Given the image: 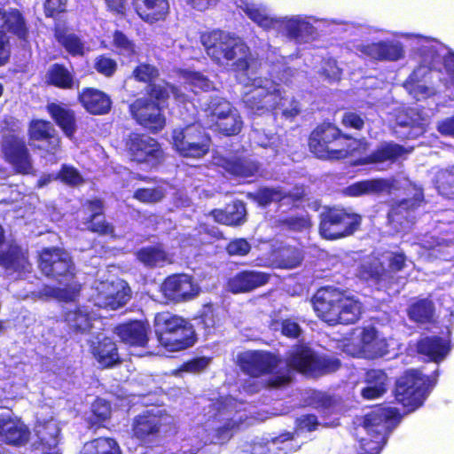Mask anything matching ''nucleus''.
<instances>
[{
  "instance_id": "1",
  "label": "nucleus",
  "mask_w": 454,
  "mask_h": 454,
  "mask_svg": "<svg viewBox=\"0 0 454 454\" xmlns=\"http://www.w3.org/2000/svg\"><path fill=\"white\" fill-rule=\"evenodd\" d=\"M312 304L317 316L329 325L355 324L362 314V304L357 299L330 286L316 292Z\"/></svg>"
},
{
  "instance_id": "2",
  "label": "nucleus",
  "mask_w": 454,
  "mask_h": 454,
  "mask_svg": "<svg viewBox=\"0 0 454 454\" xmlns=\"http://www.w3.org/2000/svg\"><path fill=\"white\" fill-rule=\"evenodd\" d=\"M207 55L220 65H231L236 71H249L257 65L250 48L239 36L222 30L201 35Z\"/></svg>"
},
{
  "instance_id": "3",
  "label": "nucleus",
  "mask_w": 454,
  "mask_h": 454,
  "mask_svg": "<svg viewBox=\"0 0 454 454\" xmlns=\"http://www.w3.org/2000/svg\"><path fill=\"white\" fill-rule=\"evenodd\" d=\"M416 38L420 44L419 51L421 64L413 71L405 88L414 98L420 100L430 96L434 91L433 89L419 83V79L424 77L428 70L437 69L442 62L454 85V54L449 52L448 49L437 41L422 36Z\"/></svg>"
},
{
  "instance_id": "4",
  "label": "nucleus",
  "mask_w": 454,
  "mask_h": 454,
  "mask_svg": "<svg viewBox=\"0 0 454 454\" xmlns=\"http://www.w3.org/2000/svg\"><path fill=\"white\" fill-rule=\"evenodd\" d=\"M362 144L360 140L343 134L330 122L318 124L309 134L308 145L318 159L343 160L354 154Z\"/></svg>"
},
{
  "instance_id": "5",
  "label": "nucleus",
  "mask_w": 454,
  "mask_h": 454,
  "mask_svg": "<svg viewBox=\"0 0 454 454\" xmlns=\"http://www.w3.org/2000/svg\"><path fill=\"white\" fill-rule=\"evenodd\" d=\"M236 5L259 27L264 29L274 28L279 30L289 38L302 40L314 32V27L306 18L294 16L277 19L271 16L265 6L252 0H236Z\"/></svg>"
},
{
  "instance_id": "6",
  "label": "nucleus",
  "mask_w": 454,
  "mask_h": 454,
  "mask_svg": "<svg viewBox=\"0 0 454 454\" xmlns=\"http://www.w3.org/2000/svg\"><path fill=\"white\" fill-rule=\"evenodd\" d=\"M401 420L396 408L378 407L366 413L362 427L367 436L360 439V452L357 454H380L394 426Z\"/></svg>"
},
{
  "instance_id": "7",
  "label": "nucleus",
  "mask_w": 454,
  "mask_h": 454,
  "mask_svg": "<svg viewBox=\"0 0 454 454\" xmlns=\"http://www.w3.org/2000/svg\"><path fill=\"white\" fill-rule=\"evenodd\" d=\"M361 223V215L350 208L325 206L319 214L318 232L326 240H337L353 235Z\"/></svg>"
},
{
  "instance_id": "8",
  "label": "nucleus",
  "mask_w": 454,
  "mask_h": 454,
  "mask_svg": "<svg viewBox=\"0 0 454 454\" xmlns=\"http://www.w3.org/2000/svg\"><path fill=\"white\" fill-rule=\"evenodd\" d=\"M20 128L4 129L0 149L4 160L12 166L16 174L28 176L35 173L32 157Z\"/></svg>"
},
{
  "instance_id": "9",
  "label": "nucleus",
  "mask_w": 454,
  "mask_h": 454,
  "mask_svg": "<svg viewBox=\"0 0 454 454\" xmlns=\"http://www.w3.org/2000/svg\"><path fill=\"white\" fill-rule=\"evenodd\" d=\"M124 150L130 161L157 168L166 158L159 141L144 133L130 132L124 139Z\"/></svg>"
},
{
  "instance_id": "10",
  "label": "nucleus",
  "mask_w": 454,
  "mask_h": 454,
  "mask_svg": "<svg viewBox=\"0 0 454 454\" xmlns=\"http://www.w3.org/2000/svg\"><path fill=\"white\" fill-rule=\"evenodd\" d=\"M429 388V378L418 370H408L400 376L393 391L395 400L409 411L421 406Z\"/></svg>"
},
{
  "instance_id": "11",
  "label": "nucleus",
  "mask_w": 454,
  "mask_h": 454,
  "mask_svg": "<svg viewBox=\"0 0 454 454\" xmlns=\"http://www.w3.org/2000/svg\"><path fill=\"white\" fill-rule=\"evenodd\" d=\"M75 222L82 229L98 237L116 239L118 235L114 224L108 221L105 214V205L101 199L86 200L75 212Z\"/></svg>"
},
{
  "instance_id": "12",
  "label": "nucleus",
  "mask_w": 454,
  "mask_h": 454,
  "mask_svg": "<svg viewBox=\"0 0 454 454\" xmlns=\"http://www.w3.org/2000/svg\"><path fill=\"white\" fill-rule=\"evenodd\" d=\"M211 137L203 127L192 123L172 132V144L175 150L183 157L201 158L207 154L211 147Z\"/></svg>"
},
{
  "instance_id": "13",
  "label": "nucleus",
  "mask_w": 454,
  "mask_h": 454,
  "mask_svg": "<svg viewBox=\"0 0 454 454\" xmlns=\"http://www.w3.org/2000/svg\"><path fill=\"white\" fill-rule=\"evenodd\" d=\"M166 415L159 411L146 410L132 419L131 438L140 446L153 448L159 444Z\"/></svg>"
},
{
  "instance_id": "14",
  "label": "nucleus",
  "mask_w": 454,
  "mask_h": 454,
  "mask_svg": "<svg viewBox=\"0 0 454 454\" xmlns=\"http://www.w3.org/2000/svg\"><path fill=\"white\" fill-rule=\"evenodd\" d=\"M243 96L244 104L251 110L266 109L278 105L282 101L279 85L272 81L262 78H248Z\"/></svg>"
},
{
  "instance_id": "15",
  "label": "nucleus",
  "mask_w": 454,
  "mask_h": 454,
  "mask_svg": "<svg viewBox=\"0 0 454 454\" xmlns=\"http://www.w3.org/2000/svg\"><path fill=\"white\" fill-rule=\"evenodd\" d=\"M38 268L47 278L59 282L75 275L72 257L65 249L58 247H44L39 252Z\"/></svg>"
},
{
  "instance_id": "16",
  "label": "nucleus",
  "mask_w": 454,
  "mask_h": 454,
  "mask_svg": "<svg viewBox=\"0 0 454 454\" xmlns=\"http://www.w3.org/2000/svg\"><path fill=\"white\" fill-rule=\"evenodd\" d=\"M4 32L12 33L21 39L26 38L27 27L19 10L0 8V67L9 61L11 55L9 40L3 34Z\"/></svg>"
},
{
  "instance_id": "17",
  "label": "nucleus",
  "mask_w": 454,
  "mask_h": 454,
  "mask_svg": "<svg viewBox=\"0 0 454 454\" xmlns=\"http://www.w3.org/2000/svg\"><path fill=\"white\" fill-rule=\"evenodd\" d=\"M200 288L192 276L186 273H174L161 283L163 296L174 303L186 302L200 294Z\"/></svg>"
},
{
  "instance_id": "18",
  "label": "nucleus",
  "mask_w": 454,
  "mask_h": 454,
  "mask_svg": "<svg viewBox=\"0 0 454 454\" xmlns=\"http://www.w3.org/2000/svg\"><path fill=\"white\" fill-rule=\"evenodd\" d=\"M239 366L246 374L258 378L272 373L278 366L281 359L270 352L249 350L238 356Z\"/></svg>"
},
{
  "instance_id": "19",
  "label": "nucleus",
  "mask_w": 454,
  "mask_h": 454,
  "mask_svg": "<svg viewBox=\"0 0 454 454\" xmlns=\"http://www.w3.org/2000/svg\"><path fill=\"white\" fill-rule=\"evenodd\" d=\"M0 437L4 443L20 447L28 442L30 430L20 418L0 414Z\"/></svg>"
},
{
  "instance_id": "20",
  "label": "nucleus",
  "mask_w": 454,
  "mask_h": 454,
  "mask_svg": "<svg viewBox=\"0 0 454 454\" xmlns=\"http://www.w3.org/2000/svg\"><path fill=\"white\" fill-rule=\"evenodd\" d=\"M34 432L36 437L35 448L40 449L42 454H61L57 448L61 429L54 419L38 421L35 425Z\"/></svg>"
},
{
  "instance_id": "21",
  "label": "nucleus",
  "mask_w": 454,
  "mask_h": 454,
  "mask_svg": "<svg viewBox=\"0 0 454 454\" xmlns=\"http://www.w3.org/2000/svg\"><path fill=\"white\" fill-rule=\"evenodd\" d=\"M114 333L129 347L145 348L149 341L150 326L146 322L129 320L115 325Z\"/></svg>"
},
{
  "instance_id": "22",
  "label": "nucleus",
  "mask_w": 454,
  "mask_h": 454,
  "mask_svg": "<svg viewBox=\"0 0 454 454\" xmlns=\"http://www.w3.org/2000/svg\"><path fill=\"white\" fill-rule=\"evenodd\" d=\"M409 153L410 151L402 145L393 141L383 142L370 154L355 160L352 166L377 165L384 162L395 163Z\"/></svg>"
},
{
  "instance_id": "23",
  "label": "nucleus",
  "mask_w": 454,
  "mask_h": 454,
  "mask_svg": "<svg viewBox=\"0 0 454 454\" xmlns=\"http://www.w3.org/2000/svg\"><path fill=\"white\" fill-rule=\"evenodd\" d=\"M149 93L152 98H154L159 102L164 101L168 98L170 93L176 99L184 101V95L179 90V89L165 82L158 84H152L150 86ZM156 108L160 110V103L155 104L145 97L137 99L130 105L131 114H137L142 110L153 111Z\"/></svg>"
},
{
  "instance_id": "24",
  "label": "nucleus",
  "mask_w": 454,
  "mask_h": 454,
  "mask_svg": "<svg viewBox=\"0 0 454 454\" xmlns=\"http://www.w3.org/2000/svg\"><path fill=\"white\" fill-rule=\"evenodd\" d=\"M427 122L424 115H395L390 126L392 134L400 140H413L427 131Z\"/></svg>"
},
{
  "instance_id": "25",
  "label": "nucleus",
  "mask_w": 454,
  "mask_h": 454,
  "mask_svg": "<svg viewBox=\"0 0 454 454\" xmlns=\"http://www.w3.org/2000/svg\"><path fill=\"white\" fill-rule=\"evenodd\" d=\"M359 279L374 286L378 290L393 287L389 270L379 258L362 263L357 270Z\"/></svg>"
},
{
  "instance_id": "26",
  "label": "nucleus",
  "mask_w": 454,
  "mask_h": 454,
  "mask_svg": "<svg viewBox=\"0 0 454 454\" xmlns=\"http://www.w3.org/2000/svg\"><path fill=\"white\" fill-rule=\"evenodd\" d=\"M27 137L30 141L44 143V150L55 153L60 148V138L50 121L33 119L28 125Z\"/></svg>"
},
{
  "instance_id": "27",
  "label": "nucleus",
  "mask_w": 454,
  "mask_h": 454,
  "mask_svg": "<svg viewBox=\"0 0 454 454\" xmlns=\"http://www.w3.org/2000/svg\"><path fill=\"white\" fill-rule=\"evenodd\" d=\"M270 279V274L254 270H243L228 280V288L232 294L252 292L265 286Z\"/></svg>"
},
{
  "instance_id": "28",
  "label": "nucleus",
  "mask_w": 454,
  "mask_h": 454,
  "mask_svg": "<svg viewBox=\"0 0 454 454\" xmlns=\"http://www.w3.org/2000/svg\"><path fill=\"white\" fill-rule=\"evenodd\" d=\"M90 351L101 368H113L122 361L117 344L110 337L105 336L93 341L90 346Z\"/></svg>"
},
{
  "instance_id": "29",
  "label": "nucleus",
  "mask_w": 454,
  "mask_h": 454,
  "mask_svg": "<svg viewBox=\"0 0 454 454\" xmlns=\"http://www.w3.org/2000/svg\"><path fill=\"white\" fill-rule=\"evenodd\" d=\"M416 351L428 360L439 363L450 351V342L439 335L424 336L417 340Z\"/></svg>"
},
{
  "instance_id": "30",
  "label": "nucleus",
  "mask_w": 454,
  "mask_h": 454,
  "mask_svg": "<svg viewBox=\"0 0 454 454\" xmlns=\"http://www.w3.org/2000/svg\"><path fill=\"white\" fill-rule=\"evenodd\" d=\"M393 182L384 177H375L356 181L345 188V194L349 197H362L366 195H380L390 192Z\"/></svg>"
},
{
  "instance_id": "31",
  "label": "nucleus",
  "mask_w": 454,
  "mask_h": 454,
  "mask_svg": "<svg viewBox=\"0 0 454 454\" xmlns=\"http://www.w3.org/2000/svg\"><path fill=\"white\" fill-rule=\"evenodd\" d=\"M138 17L146 23H155L166 19L169 12L168 0H131Z\"/></svg>"
},
{
  "instance_id": "32",
  "label": "nucleus",
  "mask_w": 454,
  "mask_h": 454,
  "mask_svg": "<svg viewBox=\"0 0 454 454\" xmlns=\"http://www.w3.org/2000/svg\"><path fill=\"white\" fill-rule=\"evenodd\" d=\"M357 50L364 55L378 60L395 61L403 57V49L397 42H379L370 44H361Z\"/></svg>"
},
{
  "instance_id": "33",
  "label": "nucleus",
  "mask_w": 454,
  "mask_h": 454,
  "mask_svg": "<svg viewBox=\"0 0 454 454\" xmlns=\"http://www.w3.org/2000/svg\"><path fill=\"white\" fill-rule=\"evenodd\" d=\"M365 386L361 389V396L365 400H374L384 395L387 391L388 377L382 369H368L364 372Z\"/></svg>"
},
{
  "instance_id": "34",
  "label": "nucleus",
  "mask_w": 454,
  "mask_h": 454,
  "mask_svg": "<svg viewBox=\"0 0 454 454\" xmlns=\"http://www.w3.org/2000/svg\"><path fill=\"white\" fill-rule=\"evenodd\" d=\"M0 266L18 273L29 272L32 269L27 253L16 244H10L4 251H0Z\"/></svg>"
},
{
  "instance_id": "35",
  "label": "nucleus",
  "mask_w": 454,
  "mask_h": 454,
  "mask_svg": "<svg viewBox=\"0 0 454 454\" xmlns=\"http://www.w3.org/2000/svg\"><path fill=\"white\" fill-rule=\"evenodd\" d=\"M218 166L235 177H252L259 171V164L241 156L221 157Z\"/></svg>"
},
{
  "instance_id": "36",
  "label": "nucleus",
  "mask_w": 454,
  "mask_h": 454,
  "mask_svg": "<svg viewBox=\"0 0 454 454\" xmlns=\"http://www.w3.org/2000/svg\"><path fill=\"white\" fill-rule=\"evenodd\" d=\"M187 323L186 318L169 311L157 313L154 317V333L158 342L160 343L173 333H176Z\"/></svg>"
},
{
  "instance_id": "37",
  "label": "nucleus",
  "mask_w": 454,
  "mask_h": 454,
  "mask_svg": "<svg viewBox=\"0 0 454 454\" xmlns=\"http://www.w3.org/2000/svg\"><path fill=\"white\" fill-rule=\"evenodd\" d=\"M135 256L141 264L149 269L172 263L171 256L161 243L143 247L136 251Z\"/></svg>"
},
{
  "instance_id": "38",
  "label": "nucleus",
  "mask_w": 454,
  "mask_h": 454,
  "mask_svg": "<svg viewBox=\"0 0 454 454\" xmlns=\"http://www.w3.org/2000/svg\"><path fill=\"white\" fill-rule=\"evenodd\" d=\"M79 100L90 114H107L112 106L109 96L94 88L83 89Z\"/></svg>"
},
{
  "instance_id": "39",
  "label": "nucleus",
  "mask_w": 454,
  "mask_h": 454,
  "mask_svg": "<svg viewBox=\"0 0 454 454\" xmlns=\"http://www.w3.org/2000/svg\"><path fill=\"white\" fill-rule=\"evenodd\" d=\"M196 340V333L192 324L189 322L182 326L176 333H173L159 343V345L168 351L176 352L191 348L195 344Z\"/></svg>"
},
{
  "instance_id": "40",
  "label": "nucleus",
  "mask_w": 454,
  "mask_h": 454,
  "mask_svg": "<svg viewBox=\"0 0 454 454\" xmlns=\"http://www.w3.org/2000/svg\"><path fill=\"white\" fill-rule=\"evenodd\" d=\"M361 349L367 357L374 359L388 353V344L375 329H364L361 334Z\"/></svg>"
},
{
  "instance_id": "41",
  "label": "nucleus",
  "mask_w": 454,
  "mask_h": 454,
  "mask_svg": "<svg viewBox=\"0 0 454 454\" xmlns=\"http://www.w3.org/2000/svg\"><path fill=\"white\" fill-rule=\"evenodd\" d=\"M63 320L69 332L75 334L88 333L93 326L90 313L81 306L66 310Z\"/></svg>"
},
{
  "instance_id": "42",
  "label": "nucleus",
  "mask_w": 454,
  "mask_h": 454,
  "mask_svg": "<svg viewBox=\"0 0 454 454\" xmlns=\"http://www.w3.org/2000/svg\"><path fill=\"white\" fill-rule=\"evenodd\" d=\"M271 256L273 262L280 269L296 268L303 261V253L301 248L286 244L279 245L272 249Z\"/></svg>"
},
{
  "instance_id": "43",
  "label": "nucleus",
  "mask_w": 454,
  "mask_h": 454,
  "mask_svg": "<svg viewBox=\"0 0 454 454\" xmlns=\"http://www.w3.org/2000/svg\"><path fill=\"white\" fill-rule=\"evenodd\" d=\"M435 307L430 298H419L411 302L407 308V315L411 322L418 325L433 323Z\"/></svg>"
},
{
  "instance_id": "44",
  "label": "nucleus",
  "mask_w": 454,
  "mask_h": 454,
  "mask_svg": "<svg viewBox=\"0 0 454 454\" xmlns=\"http://www.w3.org/2000/svg\"><path fill=\"white\" fill-rule=\"evenodd\" d=\"M316 355L307 345H296L288 356V365L300 372L311 374Z\"/></svg>"
},
{
  "instance_id": "45",
  "label": "nucleus",
  "mask_w": 454,
  "mask_h": 454,
  "mask_svg": "<svg viewBox=\"0 0 454 454\" xmlns=\"http://www.w3.org/2000/svg\"><path fill=\"white\" fill-rule=\"evenodd\" d=\"M258 205L266 207L274 201H282L291 197L293 200H303L305 194L303 192L294 196L283 192L280 187H260L254 193L249 195Z\"/></svg>"
},
{
  "instance_id": "46",
  "label": "nucleus",
  "mask_w": 454,
  "mask_h": 454,
  "mask_svg": "<svg viewBox=\"0 0 454 454\" xmlns=\"http://www.w3.org/2000/svg\"><path fill=\"white\" fill-rule=\"evenodd\" d=\"M55 37L72 56H83L89 51L85 43L77 35L61 27H56Z\"/></svg>"
},
{
  "instance_id": "47",
  "label": "nucleus",
  "mask_w": 454,
  "mask_h": 454,
  "mask_svg": "<svg viewBox=\"0 0 454 454\" xmlns=\"http://www.w3.org/2000/svg\"><path fill=\"white\" fill-rule=\"evenodd\" d=\"M80 454H121V450L115 439L98 437L85 442Z\"/></svg>"
},
{
  "instance_id": "48",
  "label": "nucleus",
  "mask_w": 454,
  "mask_h": 454,
  "mask_svg": "<svg viewBox=\"0 0 454 454\" xmlns=\"http://www.w3.org/2000/svg\"><path fill=\"white\" fill-rule=\"evenodd\" d=\"M296 432H285L271 439L270 444L277 454H288L298 450L301 444L296 441Z\"/></svg>"
},
{
  "instance_id": "49",
  "label": "nucleus",
  "mask_w": 454,
  "mask_h": 454,
  "mask_svg": "<svg viewBox=\"0 0 454 454\" xmlns=\"http://www.w3.org/2000/svg\"><path fill=\"white\" fill-rule=\"evenodd\" d=\"M49 83L61 89H70L74 83L73 74L62 65L54 64L46 74Z\"/></svg>"
},
{
  "instance_id": "50",
  "label": "nucleus",
  "mask_w": 454,
  "mask_h": 454,
  "mask_svg": "<svg viewBox=\"0 0 454 454\" xmlns=\"http://www.w3.org/2000/svg\"><path fill=\"white\" fill-rule=\"evenodd\" d=\"M215 126L220 133L234 136L241 131L243 121L241 115H217Z\"/></svg>"
},
{
  "instance_id": "51",
  "label": "nucleus",
  "mask_w": 454,
  "mask_h": 454,
  "mask_svg": "<svg viewBox=\"0 0 454 454\" xmlns=\"http://www.w3.org/2000/svg\"><path fill=\"white\" fill-rule=\"evenodd\" d=\"M341 366L340 360L327 355H316L312 375H324L338 371Z\"/></svg>"
},
{
  "instance_id": "52",
  "label": "nucleus",
  "mask_w": 454,
  "mask_h": 454,
  "mask_svg": "<svg viewBox=\"0 0 454 454\" xmlns=\"http://www.w3.org/2000/svg\"><path fill=\"white\" fill-rule=\"evenodd\" d=\"M54 179L60 180L68 186H78L84 184L85 180L77 168L72 165L63 164Z\"/></svg>"
},
{
  "instance_id": "53",
  "label": "nucleus",
  "mask_w": 454,
  "mask_h": 454,
  "mask_svg": "<svg viewBox=\"0 0 454 454\" xmlns=\"http://www.w3.org/2000/svg\"><path fill=\"white\" fill-rule=\"evenodd\" d=\"M407 256L403 251L391 252L387 258V268L393 286L398 284L395 273L402 271L407 265Z\"/></svg>"
},
{
  "instance_id": "54",
  "label": "nucleus",
  "mask_w": 454,
  "mask_h": 454,
  "mask_svg": "<svg viewBox=\"0 0 454 454\" xmlns=\"http://www.w3.org/2000/svg\"><path fill=\"white\" fill-rule=\"evenodd\" d=\"M150 133L156 134L166 125L165 115H132Z\"/></svg>"
},
{
  "instance_id": "55",
  "label": "nucleus",
  "mask_w": 454,
  "mask_h": 454,
  "mask_svg": "<svg viewBox=\"0 0 454 454\" xmlns=\"http://www.w3.org/2000/svg\"><path fill=\"white\" fill-rule=\"evenodd\" d=\"M113 44L117 52L124 56H132L137 54L135 43L121 31H115L113 35Z\"/></svg>"
},
{
  "instance_id": "56",
  "label": "nucleus",
  "mask_w": 454,
  "mask_h": 454,
  "mask_svg": "<svg viewBox=\"0 0 454 454\" xmlns=\"http://www.w3.org/2000/svg\"><path fill=\"white\" fill-rule=\"evenodd\" d=\"M227 219L232 221L228 223V226H239L246 221V207L240 200H235L227 205Z\"/></svg>"
},
{
  "instance_id": "57",
  "label": "nucleus",
  "mask_w": 454,
  "mask_h": 454,
  "mask_svg": "<svg viewBox=\"0 0 454 454\" xmlns=\"http://www.w3.org/2000/svg\"><path fill=\"white\" fill-rule=\"evenodd\" d=\"M198 325H201L206 331L214 329L217 325V315L212 304H205L200 311L198 317Z\"/></svg>"
},
{
  "instance_id": "58",
  "label": "nucleus",
  "mask_w": 454,
  "mask_h": 454,
  "mask_svg": "<svg viewBox=\"0 0 454 454\" xmlns=\"http://www.w3.org/2000/svg\"><path fill=\"white\" fill-rule=\"evenodd\" d=\"M282 223L289 231L299 232L308 231L312 226L311 217L309 214L286 217Z\"/></svg>"
},
{
  "instance_id": "59",
  "label": "nucleus",
  "mask_w": 454,
  "mask_h": 454,
  "mask_svg": "<svg viewBox=\"0 0 454 454\" xmlns=\"http://www.w3.org/2000/svg\"><path fill=\"white\" fill-rule=\"evenodd\" d=\"M199 241L201 245L212 244L215 241L225 239V237L217 227L211 226L207 223H202L200 226L198 233Z\"/></svg>"
},
{
  "instance_id": "60",
  "label": "nucleus",
  "mask_w": 454,
  "mask_h": 454,
  "mask_svg": "<svg viewBox=\"0 0 454 454\" xmlns=\"http://www.w3.org/2000/svg\"><path fill=\"white\" fill-rule=\"evenodd\" d=\"M239 427V422L230 419L215 430V438L217 443L224 444L228 442Z\"/></svg>"
},
{
  "instance_id": "61",
  "label": "nucleus",
  "mask_w": 454,
  "mask_h": 454,
  "mask_svg": "<svg viewBox=\"0 0 454 454\" xmlns=\"http://www.w3.org/2000/svg\"><path fill=\"white\" fill-rule=\"evenodd\" d=\"M93 68L106 77H111L117 69V62L106 55H99L95 58Z\"/></svg>"
},
{
  "instance_id": "62",
  "label": "nucleus",
  "mask_w": 454,
  "mask_h": 454,
  "mask_svg": "<svg viewBox=\"0 0 454 454\" xmlns=\"http://www.w3.org/2000/svg\"><path fill=\"white\" fill-rule=\"evenodd\" d=\"M133 198L143 203H155L164 198V192L157 187L138 188L134 192Z\"/></svg>"
},
{
  "instance_id": "63",
  "label": "nucleus",
  "mask_w": 454,
  "mask_h": 454,
  "mask_svg": "<svg viewBox=\"0 0 454 454\" xmlns=\"http://www.w3.org/2000/svg\"><path fill=\"white\" fill-rule=\"evenodd\" d=\"M184 80L185 84H188L191 90L194 91L196 89L208 90L212 88L211 82L197 72H185L184 74Z\"/></svg>"
},
{
  "instance_id": "64",
  "label": "nucleus",
  "mask_w": 454,
  "mask_h": 454,
  "mask_svg": "<svg viewBox=\"0 0 454 454\" xmlns=\"http://www.w3.org/2000/svg\"><path fill=\"white\" fill-rule=\"evenodd\" d=\"M451 172L448 169L440 172L436 179V185L439 192L450 200L454 199V179L450 181Z\"/></svg>"
}]
</instances>
